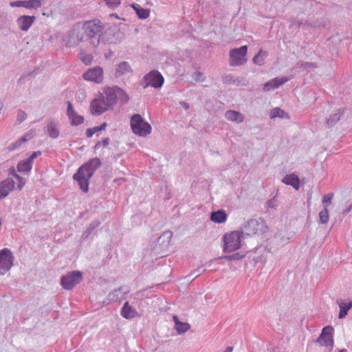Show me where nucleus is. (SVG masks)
I'll return each mask as SVG.
<instances>
[{
    "label": "nucleus",
    "mask_w": 352,
    "mask_h": 352,
    "mask_svg": "<svg viewBox=\"0 0 352 352\" xmlns=\"http://www.w3.org/2000/svg\"><path fill=\"white\" fill-rule=\"evenodd\" d=\"M92 130L94 131V133H96V132L98 131H100V128L98 126H95V127H93L91 128Z\"/></svg>",
    "instance_id": "47"
},
{
    "label": "nucleus",
    "mask_w": 352,
    "mask_h": 352,
    "mask_svg": "<svg viewBox=\"0 0 352 352\" xmlns=\"http://www.w3.org/2000/svg\"><path fill=\"white\" fill-rule=\"evenodd\" d=\"M225 116L226 119L230 121L241 122L243 120V115L237 111H228Z\"/></svg>",
    "instance_id": "24"
},
{
    "label": "nucleus",
    "mask_w": 352,
    "mask_h": 352,
    "mask_svg": "<svg viewBox=\"0 0 352 352\" xmlns=\"http://www.w3.org/2000/svg\"><path fill=\"white\" fill-rule=\"evenodd\" d=\"M118 292H122L124 294H128L129 292V289L127 287H121L118 290H115L113 293V294H116Z\"/></svg>",
    "instance_id": "42"
},
{
    "label": "nucleus",
    "mask_w": 352,
    "mask_h": 352,
    "mask_svg": "<svg viewBox=\"0 0 352 352\" xmlns=\"http://www.w3.org/2000/svg\"><path fill=\"white\" fill-rule=\"evenodd\" d=\"M267 230L266 223L262 219H251L244 226V233L248 236L261 234Z\"/></svg>",
    "instance_id": "5"
},
{
    "label": "nucleus",
    "mask_w": 352,
    "mask_h": 352,
    "mask_svg": "<svg viewBox=\"0 0 352 352\" xmlns=\"http://www.w3.org/2000/svg\"><path fill=\"white\" fill-rule=\"evenodd\" d=\"M106 126H107V124L105 122H104L103 124H102L98 127L100 128V130L102 131V130L105 129Z\"/></svg>",
    "instance_id": "45"
},
{
    "label": "nucleus",
    "mask_w": 352,
    "mask_h": 352,
    "mask_svg": "<svg viewBox=\"0 0 352 352\" xmlns=\"http://www.w3.org/2000/svg\"><path fill=\"white\" fill-rule=\"evenodd\" d=\"M82 279L80 272H72L63 276L61 278V285L65 289H71L79 283Z\"/></svg>",
    "instance_id": "10"
},
{
    "label": "nucleus",
    "mask_w": 352,
    "mask_h": 352,
    "mask_svg": "<svg viewBox=\"0 0 352 352\" xmlns=\"http://www.w3.org/2000/svg\"><path fill=\"white\" fill-rule=\"evenodd\" d=\"M184 107H185L186 108H188V107L186 104H184Z\"/></svg>",
    "instance_id": "53"
},
{
    "label": "nucleus",
    "mask_w": 352,
    "mask_h": 352,
    "mask_svg": "<svg viewBox=\"0 0 352 352\" xmlns=\"http://www.w3.org/2000/svg\"><path fill=\"white\" fill-rule=\"evenodd\" d=\"M106 4L110 8L118 7L120 4V0H104Z\"/></svg>",
    "instance_id": "38"
},
{
    "label": "nucleus",
    "mask_w": 352,
    "mask_h": 352,
    "mask_svg": "<svg viewBox=\"0 0 352 352\" xmlns=\"http://www.w3.org/2000/svg\"><path fill=\"white\" fill-rule=\"evenodd\" d=\"M11 7H23L24 1H16L10 2V3Z\"/></svg>",
    "instance_id": "41"
},
{
    "label": "nucleus",
    "mask_w": 352,
    "mask_h": 352,
    "mask_svg": "<svg viewBox=\"0 0 352 352\" xmlns=\"http://www.w3.org/2000/svg\"><path fill=\"white\" fill-rule=\"evenodd\" d=\"M14 256L8 248L0 251V275L8 272L13 265Z\"/></svg>",
    "instance_id": "8"
},
{
    "label": "nucleus",
    "mask_w": 352,
    "mask_h": 352,
    "mask_svg": "<svg viewBox=\"0 0 352 352\" xmlns=\"http://www.w3.org/2000/svg\"><path fill=\"white\" fill-rule=\"evenodd\" d=\"M133 132L139 136H146L151 133V126L145 122L140 114H135L131 119Z\"/></svg>",
    "instance_id": "4"
},
{
    "label": "nucleus",
    "mask_w": 352,
    "mask_h": 352,
    "mask_svg": "<svg viewBox=\"0 0 352 352\" xmlns=\"http://www.w3.org/2000/svg\"><path fill=\"white\" fill-rule=\"evenodd\" d=\"M94 134V131L92 130L91 128L87 129L86 131V135L87 138H91Z\"/></svg>",
    "instance_id": "43"
},
{
    "label": "nucleus",
    "mask_w": 352,
    "mask_h": 352,
    "mask_svg": "<svg viewBox=\"0 0 352 352\" xmlns=\"http://www.w3.org/2000/svg\"><path fill=\"white\" fill-rule=\"evenodd\" d=\"M14 182L11 179H7L0 184V199L6 197L13 190Z\"/></svg>",
    "instance_id": "17"
},
{
    "label": "nucleus",
    "mask_w": 352,
    "mask_h": 352,
    "mask_svg": "<svg viewBox=\"0 0 352 352\" xmlns=\"http://www.w3.org/2000/svg\"><path fill=\"white\" fill-rule=\"evenodd\" d=\"M79 58L85 65H90L93 60L92 56L91 54H86L83 51H80Z\"/></svg>",
    "instance_id": "34"
},
{
    "label": "nucleus",
    "mask_w": 352,
    "mask_h": 352,
    "mask_svg": "<svg viewBox=\"0 0 352 352\" xmlns=\"http://www.w3.org/2000/svg\"><path fill=\"white\" fill-rule=\"evenodd\" d=\"M331 118L328 120V123L330 124L331 122Z\"/></svg>",
    "instance_id": "52"
},
{
    "label": "nucleus",
    "mask_w": 352,
    "mask_h": 352,
    "mask_svg": "<svg viewBox=\"0 0 352 352\" xmlns=\"http://www.w3.org/2000/svg\"><path fill=\"white\" fill-rule=\"evenodd\" d=\"M132 8L135 10L138 17L142 19H147L150 15V11L148 9L140 8L138 5H132Z\"/></svg>",
    "instance_id": "28"
},
{
    "label": "nucleus",
    "mask_w": 352,
    "mask_h": 352,
    "mask_svg": "<svg viewBox=\"0 0 352 352\" xmlns=\"http://www.w3.org/2000/svg\"><path fill=\"white\" fill-rule=\"evenodd\" d=\"M84 35L82 34L78 33L76 36H72L69 37V41L67 43V45L69 47H74L80 44V43L85 41Z\"/></svg>",
    "instance_id": "27"
},
{
    "label": "nucleus",
    "mask_w": 352,
    "mask_h": 352,
    "mask_svg": "<svg viewBox=\"0 0 352 352\" xmlns=\"http://www.w3.org/2000/svg\"><path fill=\"white\" fill-rule=\"evenodd\" d=\"M276 117L283 118L287 117V115L280 109L274 108L270 111V118H274Z\"/></svg>",
    "instance_id": "33"
},
{
    "label": "nucleus",
    "mask_w": 352,
    "mask_h": 352,
    "mask_svg": "<svg viewBox=\"0 0 352 352\" xmlns=\"http://www.w3.org/2000/svg\"><path fill=\"white\" fill-rule=\"evenodd\" d=\"M100 165V160L94 158L91 160L87 164L82 166L74 174V179L78 182L80 189L83 192H87L89 190V179L92 177L94 171Z\"/></svg>",
    "instance_id": "1"
},
{
    "label": "nucleus",
    "mask_w": 352,
    "mask_h": 352,
    "mask_svg": "<svg viewBox=\"0 0 352 352\" xmlns=\"http://www.w3.org/2000/svg\"><path fill=\"white\" fill-rule=\"evenodd\" d=\"M340 118V115L339 113H336L333 116V120L335 121L339 120Z\"/></svg>",
    "instance_id": "44"
},
{
    "label": "nucleus",
    "mask_w": 352,
    "mask_h": 352,
    "mask_svg": "<svg viewBox=\"0 0 352 352\" xmlns=\"http://www.w3.org/2000/svg\"><path fill=\"white\" fill-rule=\"evenodd\" d=\"M210 219L214 223H223L227 219V214L223 210H218L211 213Z\"/></svg>",
    "instance_id": "23"
},
{
    "label": "nucleus",
    "mask_w": 352,
    "mask_h": 352,
    "mask_svg": "<svg viewBox=\"0 0 352 352\" xmlns=\"http://www.w3.org/2000/svg\"><path fill=\"white\" fill-rule=\"evenodd\" d=\"M121 315L126 319L133 318L138 316V312L131 305L129 302H126L121 310Z\"/></svg>",
    "instance_id": "19"
},
{
    "label": "nucleus",
    "mask_w": 352,
    "mask_h": 352,
    "mask_svg": "<svg viewBox=\"0 0 352 352\" xmlns=\"http://www.w3.org/2000/svg\"><path fill=\"white\" fill-rule=\"evenodd\" d=\"M109 144V139L108 138L103 139L101 142H98L94 146L95 150H98L101 146L107 147Z\"/></svg>",
    "instance_id": "36"
},
{
    "label": "nucleus",
    "mask_w": 352,
    "mask_h": 352,
    "mask_svg": "<svg viewBox=\"0 0 352 352\" xmlns=\"http://www.w3.org/2000/svg\"><path fill=\"white\" fill-rule=\"evenodd\" d=\"M333 197V193H329L327 195H324L322 197V204H324V207L325 206H329L331 204L332 199Z\"/></svg>",
    "instance_id": "35"
},
{
    "label": "nucleus",
    "mask_w": 352,
    "mask_h": 352,
    "mask_svg": "<svg viewBox=\"0 0 352 352\" xmlns=\"http://www.w3.org/2000/svg\"><path fill=\"white\" fill-rule=\"evenodd\" d=\"M14 177L18 180L19 189L21 190L23 186L25 185V180L22 177H21L19 175H18L17 174H15V173H14Z\"/></svg>",
    "instance_id": "39"
},
{
    "label": "nucleus",
    "mask_w": 352,
    "mask_h": 352,
    "mask_svg": "<svg viewBox=\"0 0 352 352\" xmlns=\"http://www.w3.org/2000/svg\"><path fill=\"white\" fill-rule=\"evenodd\" d=\"M41 6L40 0L24 1L23 8H38Z\"/></svg>",
    "instance_id": "31"
},
{
    "label": "nucleus",
    "mask_w": 352,
    "mask_h": 352,
    "mask_svg": "<svg viewBox=\"0 0 352 352\" xmlns=\"http://www.w3.org/2000/svg\"><path fill=\"white\" fill-rule=\"evenodd\" d=\"M233 351V347L232 346H228L225 351L224 352H232Z\"/></svg>",
    "instance_id": "46"
},
{
    "label": "nucleus",
    "mask_w": 352,
    "mask_h": 352,
    "mask_svg": "<svg viewBox=\"0 0 352 352\" xmlns=\"http://www.w3.org/2000/svg\"><path fill=\"white\" fill-rule=\"evenodd\" d=\"M35 17L34 16L23 15L17 19V23L21 30L27 31L32 26Z\"/></svg>",
    "instance_id": "16"
},
{
    "label": "nucleus",
    "mask_w": 352,
    "mask_h": 352,
    "mask_svg": "<svg viewBox=\"0 0 352 352\" xmlns=\"http://www.w3.org/2000/svg\"><path fill=\"white\" fill-rule=\"evenodd\" d=\"M82 77L85 80L101 83L104 79L103 69L100 67L90 68L83 74Z\"/></svg>",
    "instance_id": "11"
},
{
    "label": "nucleus",
    "mask_w": 352,
    "mask_h": 352,
    "mask_svg": "<svg viewBox=\"0 0 352 352\" xmlns=\"http://www.w3.org/2000/svg\"><path fill=\"white\" fill-rule=\"evenodd\" d=\"M34 131H30L26 133L19 141H16L14 144L11 146V150H14L18 148L21 144L25 143V142L31 140L34 136Z\"/></svg>",
    "instance_id": "25"
},
{
    "label": "nucleus",
    "mask_w": 352,
    "mask_h": 352,
    "mask_svg": "<svg viewBox=\"0 0 352 352\" xmlns=\"http://www.w3.org/2000/svg\"><path fill=\"white\" fill-rule=\"evenodd\" d=\"M145 87L151 86L155 88H160L164 84V80L161 74L157 71L150 72L144 78Z\"/></svg>",
    "instance_id": "13"
},
{
    "label": "nucleus",
    "mask_w": 352,
    "mask_h": 352,
    "mask_svg": "<svg viewBox=\"0 0 352 352\" xmlns=\"http://www.w3.org/2000/svg\"><path fill=\"white\" fill-rule=\"evenodd\" d=\"M352 209V204L344 212V213L349 212Z\"/></svg>",
    "instance_id": "49"
},
{
    "label": "nucleus",
    "mask_w": 352,
    "mask_h": 352,
    "mask_svg": "<svg viewBox=\"0 0 352 352\" xmlns=\"http://www.w3.org/2000/svg\"><path fill=\"white\" fill-rule=\"evenodd\" d=\"M109 108V106L104 100V96L101 94L98 98L94 99L90 104V112L91 114H102Z\"/></svg>",
    "instance_id": "12"
},
{
    "label": "nucleus",
    "mask_w": 352,
    "mask_h": 352,
    "mask_svg": "<svg viewBox=\"0 0 352 352\" xmlns=\"http://www.w3.org/2000/svg\"><path fill=\"white\" fill-rule=\"evenodd\" d=\"M333 328L327 326L322 329V333L317 340V342L322 346H326L331 351L333 346Z\"/></svg>",
    "instance_id": "9"
},
{
    "label": "nucleus",
    "mask_w": 352,
    "mask_h": 352,
    "mask_svg": "<svg viewBox=\"0 0 352 352\" xmlns=\"http://www.w3.org/2000/svg\"><path fill=\"white\" fill-rule=\"evenodd\" d=\"M338 352H347V350L345 349H340Z\"/></svg>",
    "instance_id": "51"
},
{
    "label": "nucleus",
    "mask_w": 352,
    "mask_h": 352,
    "mask_svg": "<svg viewBox=\"0 0 352 352\" xmlns=\"http://www.w3.org/2000/svg\"><path fill=\"white\" fill-rule=\"evenodd\" d=\"M67 115L69 118L70 124L72 126H78L83 123L85 119L84 117L79 115L74 109L70 102H67Z\"/></svg>",
    "instance_id": "14"
},
{
    "label": "nucleus",
    "mask_w": 352,
    "mask_h": 352,
    "mask_svg": "<svg viewBox=\"0 0 352 352\" xmlns=\"http://www.w3.org/2000/svg\"><path fill=\"white\" fill-rule=\"evenodd\" d=\"M103 93L104 100L109 107L113 105L117 100H120L122 102H126L129 100L127 94L118 87H106L103 89Z\"/></svg>",
    "instance_id": "2"
},
{
    "label": "nucleus",
    "mask_w": 352,
    "mask_h": 352,
    "mask_svg": "<svg viewBox=\"0 0 352 352\" xmlns=\"http://www.w3.org/2000/svg\"><path fill=\"white\" fill-rule=\"evenodd\" d=\"M286 81H287V79L284 78H274L265 84L263 90L267 91L271 89H276L280 85H283Z\"/></svg>",
    "instance_id": "22"
},
{
    "label": "nucleus",
    "mask_w": 352,
    "mask_h": 352,
    "mask_svg": "<svg viewBox=\"0 0 352 352\" xmlns=\"http://www.w3.org/2000/svg\"><path fill=\"white\" fill-rule=\"evenodd\" d=\"M131 72H132V68L129 63L128 62L123 61L116 66L115 76L118 78Z\"/></svg>",
    "instance_id": "18"
},
{
    "label": "nucleus",
    "mask_w": 352,
    "mask_h": 352,
    "mask_svg": "<svg viewBox=\"0 0 352 352\" xmlns=\"http://www.w3.org/2000/svg\"><path fill=\"white\" fill-rule=\"evenodd\" d=\"M320 222L322 224L327 223L329 221V211L327 206L324 207V210L319 213Z\"/></svg>",
    "instance_id": "32"
},
{
    "label": "nucleus",
    "mask_w": 352,
    "mask_h": 352,
    "mask_svg": "<svg viewBox=\"0 0 352 352\" xmlns=\"http://www.w3.org/2000/svg\"><path fill=\"white\" fill-rule=\"evenodd\" d=\"M283 182L287 185H290L293 186L296 190H298L300 188V181L297 175L295 174H290L286 175L283 179Z\"/></svg>",
    "instance_id": "21"
},
{
    "label": "nucleus",
    "mask_w": 352,
    "mask_h": 352,
    "mask_svg": "<svg viewBox=\"0 0 352 352\" xmlns=\"http://www.w3.org/2000/svg\"><path fill=\"white\" fill-rule=\"evenodd\" d=\"M83 28L87 36L91 39V44L94 47L97 46L100 42L98 34L102 30L100 21L95 19L87 21L84 23Z\"/></svg>",
    "instance_id": "3"
},
{
    "label": "nucleus",
    "mask_w": 352,
    "mask_h": 352,
    "mask_svg": "<svg viewBox=\"0 0 352 352\" xmlns=\"http://www.w3.org/2000/svg\"><path fill=\"white\" fill-rule=\"evenodd\" d=\"M339 318H343L347 315L348 311L352 307V300L348 302H342L339 303Z\"/></svg>",
    "instance_id": "26"
},
{
    "label": "nucleus",
    "mask_w": 352,
    "mask_h": 352,
    "mask_svg": "<svg viewBox=\"0 0 352 352\" xmlns=\"http://www.w3.org/2000/svg\"><path fill=\"white\" fill-rule=\"evenodd\" d=\"M248 46L243 45L239 48L232 49L230 51L229 62L231 66H239L243 65L246 61Z\"/></svg>",
    "instance_id": "7"
},
{
    "label": "nucleus",
    "mask_w": 352,
    "mask_h": 352,
    "mask_svg": "<svg viewBox=\"0 0 352 352\" xmlns=\"http://www.w3.org/2000/svg\"><path fill=\"white\" fill-rule=\"evenodd\" d=\"M243 257V255H240L239 253L232 254L231 256H226V258L229 260H239Z\"/></svg>",
    "instance_id": "40"
},
{
    "label": "nucleus",
    "mask_w": 352,
    "mask_h": 352,
    "mask_svg": "<svg viewBox=\"0 0 352 352\" xmlns=\"http://www.w3.org/2000/svg\"><path fill=\"white\" fill-rule=\"evenodd\" d=\"M173 319L175 322V329L179 334L184 333L190 329V324L181 322L177 316H173Z\"/></svg>",
    "instance_id": "20"
},
{
    "label": "nucleus",
    "mask_w": 352,
    "mask_h": 352,
    "mask_svg": "<svg viewBox=\"0 0 352 352\" xmlns=\"http://www.w3.org/2000/svg\"><path fill=\"white\" fill-rule=\"evenodd\" d=\"M197 78L198 79H200L201 77H202V74L201 73H197Z\"/></svg>",
    "instance_id": "50"
},
{
    "label": "nucleus",
    "mask_w": 352,
    "mask_h": 352,
    "mask_svg": "<svg viewBox=\"0 0 352 352\" xmlns=\"http://www.w3.org/2000/svg\"><path fill=\"white\" fill-rule=\"evenodd\" d=\"M225 252H232L241 248V237L238 232L227 233L223 236Z\"/></svg>",
    "instance_id": "6"
},
{
    "label": "nucleus",
    "mask_w": 352,
    "mask_h": 352,
    "mask_svg": "<svg viewBox=\"0 0 352 352\" xmlns=\"http://www.w3.org/2000/svg\"><path fill=\"white\" fill-rule=\"evenodd\" d=\"M40 155V151H35L30 156L28 159L26 160L21 161L17 165L18 171L21 173L29 172L32 168L34 160Z\"/></svg>",
    "instance_id": "15"
},
{
    "label": "nucleus",
    "mask_w": 352,
    "mask_h": 352,
    "mask_svg": "<svg viewBox=\"0 0 352 352\" xmlns=\"http://www.w3.org/2000/svg\"><path fill=\"white\" fill-rule=\"evenodd\" d=\"M47 133L52 138H56L59 135V131L57 124L54 122H50L47 126Z\"/></svg>",
    "instance_id": "29"
},
{
    "label": "nucleus",
    "mask_w": 352,
    "mask_h": 352,
    "mask_svg": "<svg viewBox=\"0 0 352 352\" xmlns=\"http://www.w3.org/2000/svg\"><path fill=\"white\" fill-rule=\"evenodd\" d=\"M352 209V204L344 212V213L349 212Z\"/></svg>",
    "instance_id": "48"
},
{
    "label": "nucleus",
    "mask_w": 352,
    "mask_h": 352,
    "mask_svg": "<svg viewBox=\"0 0 352 352\" xmlns=\"http://www.w3.org/2000/svg\"><path fill=\"white\" fill-rule=\"evenodd\" d=\"M27 118V114L23 111L19 110L17 113V118L16 120L19 123L24 121Z\"/></svg>",
    "instance_id": "37"
},
{
    "label": "nucleus",
    "mask_w": 352,
    "mask_h": 352,
    "mask_svg": "<svg viewBox=\"0 0 352 352\" xmlns=\"http://www.w3.org/2000/svg\"><path fill=\"white\" fill-rule=\"evenodd\" d=\"M267 56V52L261 50L253 58V62L258 65H261L265 63V58Z\"/></svg>",
    "instance_id": "30"
}]
</instances>
